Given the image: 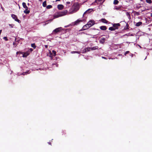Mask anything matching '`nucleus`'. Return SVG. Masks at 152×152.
Returning <instances> with one entry per match:
<instances>
[{
    "mask_svg": "<svg viewBox=\"0 0 152 152\" xmlns=\"http://www.w3.org/2000/svg\"><path fill=\"white\" fill-rule=\"evenodd\" d=\"M68 11L66 10H65L62 12H58V14L60 17L66 15Z\"/></svg>",
    "mask_w": 152,
    "mask_h": 152,
    "instance_id": "nucleus-1",
    "label": "nucleus"
},
{
    "mask_svg": "<svg viewBox=\"0 0 152 152\" xmlns=\"http://www.w3.org/2000/svg\"><path fill=\"white\" fill-rule=\"evenodd\" d=\"M87 23L90 27L95 24V21L94 20H89Z\"/></svg>",
    "mask_w": 152,
    "mask_h": 152,
    "instance_id": "nucleus-2",
    "label": "nucleus"
},
{
    "mask_svg": "<svg viewBox=\"0 0 152 152\" xmlns=\"http://www.w3.org/2000/svg\"><path fill=\"white\" fill-rule=\"evenodd\" d=\"M11 16L12 18L14 19L15 21L18 22V23H19L21 22L17 18V16L16 15L14 14H12L11 15Z\"/></svg>",
    "mask_w": 152,
    "mask_h": 152,
    "instance_id": "nucleus-3",
    "label": "nucleus"
},
{
    "mask_svg": "<svg viewBox=\"0 0 152 152\" xmlns=\"http://www.w3.org/2000/svg\"><path fill=\"white\" fill-rule=\"evenodd\" d=\"M89 28H90V27L89 26L88 24L87 23V24L83 26L81 29V30H85L88 29Z\"/></svg>",
    "mask_w": 152,
    "mask_h": 152,
    "instance_id": "nucleus-4",
    "label": "nucleus"
},
{
    "mask_svg": "<svg viewBox=\"0 0 152 152\" xmlns=\"http://www.w3.org/2000/svg\"><path fill=\"white\" fill-rule=\"evenodd\" d=\"M61 28H62L61 27L57 28L54 29L53 31V32L55 33H57L58 32H60L61 30Z\"/></svg>",
    "mask_w": 152,
    "mask_h": 152,
    "instance_id": "nucleus-5",
    "label": "nucleus"
},
{
    "mask_svg": "<svg viewBox=\"0 0 152 152\" xmlns=\"http://www.w3.org/2000/svg\"><path fill=\"white\" fill-rule=\"evenodd\" d=\"M30 54L29 51L28 50L26 52L24 53L23 54V57H26Z\"/></svg>",
    "mask_w": 152,
    "mask_h": 152,
    "instance_id": "nucleus-6",
    "label": "nucleus"
},
{
    "mask_svg": "<svg viewBox=\"0 0 152 152\" xmlns=\"http://www.w3.org/2000/svg\"><path fill=\"white\" fill-rule=\"evenodd\" d=\"M57 7L59 10H62L64 9V6L62 4H58L57 6Z\"/></svg>",
    "mask_w": 152,
    "mask_h": 152,
    "instance_id": "nucleus-7",
    "label": "nucleus"
},
{
    "mask_svg": "<svg viewBox=\"0 0 152 152\" xmlns=\"http://www.w3.org/2000/svg\"><path fill=\"white\" fill-rule=\"evenodd\" d=\"M76 25V21L72 23L71 24L67 26H65V27H70V26H73Z\"/></svg>",
    "mask_w": 152,
    "mask_h": 152,
    "instance_id": "nucleus-8",
    "label": "nucleus"
},
{
    "mask_svg": "<svg viewBox=\"0 0 152 152\" xmlns=\"http://www.w3.org/2000/svg\"><path fill=\"white\" fill-rule=\"evenodd\" d=\"M100 28L102 30H105L107 29V27L105 26H102L100 27Z\"/></svg>",
    "mask_w": 152,
    "mask_h": 152,
    "instance_id": "nucleus-9",
    "label": "nucleus"
},
{
    "mask_svg": "<svg viewBox=\"0 0 152 152\" xmlns=\"http://www.w3.org/2000/svg\"><path fill=\"white\" fill-rule=\"evenodd\" d=\"M101 20L102 22L105 23H107L108 22V21L105 18H102Z\"/></svg>",
    "mask_w": 152,
    "mask_h": 152,
    "instance_id": "nucleus-10",
    "label": "nucleus"
},
{
    "mask_svg": "<svg viewBox=\"0 0 152 152\" xmlns=\"http://www.w3.org/2000/svg\"><path fill=\"white\" fill-rule=\"evenodd\" d=\"M91 50L90 49V47L87 48H85V49L84 50V52L85 53H86V52L89 51Z\"/></svg>",
    "mask_w": 152,
    "mask_h": 152,
    "instance_id": "nucleus-11",
    "label": "nucleus"
},
{
    "mask_svg": "<svg viewBox=\"0 0 152 152\" xmlns=\"http://www.w3.org/2000/svg\"><path fill=\"white\" fill-rule=\"evenodd\" d=\"M105 39L104 38H101L100 40V42L102 44H103L105 41Z\"/></svg>",
    "mask_w": 152,
    "mask_h": 152,
    "instance_id": "nucleus-12",
    "label": "nucleus"
},
{
    "mask_svg": "<svg viewBox=\"0 0 152 152\" xmlns=\"http://www.w3.org/2000/svg\"><path fill=\"white\" fill-rule=\"evenodd\" d=\"M60 17L59 14H58V12L57 13V14H55V15L53 16L54 18H57Z\"/></svg>",
    "mask_w": 152,
    "mask_h": 152,
    "instance_id": "nucleus-13",
    "label": "nucleus"
},
{
    "mask_svg": "<svg viewBox=\"0 0 152 152\" xmlns=\"http://www.w3.org/2000/svg\"><path fill=\"white\" fill-rule=\"evenodd\" d=\"M98 47L97 46H95L93 47L90 48V49H91V50H93L97 49H98Z\"/></svg>",
    "mask_w": 152,
    "mask_h": 152,
    "instance_id": "nucleus-14",
    "label": "nucleus"
},
{
    "mask_svg": "<svg viewBox=\"0 0 152 152\" xmlns=\"http://www.w3.org/2000/svg\"><path fill=\"white\" fill-rule=\"evenodd\" d=\"M22 5H23V8H25V9L28 8V7L26 5V4L25 2H23L22 3Z\"/></svg>",
    "mask_w": 152,
    "mask_h": 152,
    "instance_id": "nucleus-15",
    "label": "nucleus"
},
{
    "mask_svg": "<svg viewBox=\"0 0 152 152\" xmlns=\"http://www.w3.org/2000/svg\"><path fill=\"white\" fill-rule=\"evenodd\" d=\"M142 24V22H139L138 23H136L135 25L137 26H139Z\"/></svg>",
    "mask_w": 152,
    "mask_h": 152,
    "instance_id": "nucleus-16",
    "label": "nucleus"
},
{
    "mask_svg": "<svg viewBox=\"0 0 152 152\" xmlns=\"http://www.w3.org/2000/svg\"><path fill=\"white\" fill-rule=\"evenodd\" d=\"M24 12L26 14H28L30 12V11L28 10V9H26L24 11Z\"/></svg>",
    "mask_w": 152,
    "mask_h": 152,
    "instance_id": "nucleus-17",
    "label": "nucleus"
},
{
    "mask_svg": "<svg viewBox=\"0 0 152 152\" xmlns=\"http://www.w3.org/2000/svg\"><path fill=\"white\" fill-rule=\"evenodd\" d=\"M119 1L118 0H114L113 3L114 5H117Z\"/></svg>",
    "mask_w": 152,
    "mask_h": 152,
    "instance_id": "nucleus-18",
    "label": "nucleus"
},
{
    "mask_svg": "<svg viewBox=\"0 0 152 152\" xmlns=\"http://www.w3.org/2000/svg\"><path fill=\"white\" fill-rule=\"evenodd\" d=\"M92 9H89L88 10H86L84 13V14H85L86 13H89L90 12L89 11L90 10H91V11L92 10Z\"/></svg>",
    "mask_w": 152,
    "mask_h": 152,
    "instance_id": "nucleus-19",
    "label": "nucleus"
},
{
    "mask_svg": "<svg viewBox=\"0 0 152 152\" xmlns=\"http://www.w3.org/2000/svg\"><path fill=\"white\" fill-rule=\"evenodd\" d=\"M109 30L110 31H114L115 30V28L113 27H110L109 28Z\"/></svg>",
    "mask_w": 152,
    "mask_h": 152,
    "instance_id": "nucleus-20",
    "label": "nucleus"
},
{
    "mask_svg": "<svg viewBox=\"0 0 152 152\" xmlns=\"http://www.w3.org/2000/svg\"><path fill=\"white\" fill-rule=\"evenodd\" d=\"M47 4H46V1H44L42 4V6L43 7H45L46 6Z\"/></svg>",
    "mask_w": 152,
    "mask_h": 152,
    "instance_id": "nucleus-21",
    "label": "nucleus"
},
{
    "mask_svg": "<svg viewBox=\"0 0 152 152\" xmlns=\"http://www.w3.org/2000/svg\"><path fill=\"white\" fill-rule=\"evenodd\" d=\"M80 7V4L78 3H77V10H79Z\"/></svg>",
    "mask_w": 152,
    "mask_h": 152,
    "instance_id": "nucleus-22",
    "label": "nucleus"
},
{
    "mask_svg": "<svg viewBox=\"0 0 152 152\" xmlns=\"http://www.w3.org/2000/svg\"><path fill=\"white\" fill-rule=\"evenodd\" d=\"M31 46L34 49L36 48V46L35 45V43H32L31 44Z\"/></svg>",
    "mask_w": 152,
    "mask_h": 152,
    "instance_id": "nucleus-23",
    "label": "nucleus"
},
{
    "mask_svg": "<svg viewBox=\"0 0 152 152\" xmlns=\"http://www.w3.org/2000/svg\"><path fill=\"white\" fill-rule=\"evenodd\" d=\"M146 1L147 3L151 4L152 3L151 0H146Z\"/></svg>",
    "mask_w": 152,
    "mask_h": 152,
    "instance_id": "nucleus-24",
    "label": "nucleus"
},
{
    "mask_svg": "<svg viewBox=\"0 0 152 152\" xmlns=\"http://www.w3.org/2000/svg\"><path fill=\"white\" fill-rule=\"evenodd\" d=\"M52 54H53V56H55L56 54V52L54 50H53Z\"/></svg>",
    "mask_w": 152,
    "mask_h": 152,
    "instance_id": "nucleus-25",
    "label": "nucleus"
},
{
    "mask_svg": "<svg viewBox=\"0 0 152 152\" xmlns=\"http://www.w3.org/2000/svg\"><path fill=\"white\" fill-rule=\"evenodd\" d=\"M116 24V23H114L113 25V26L115 28V29H117L118 28V27H117V26L115 25V24Z\"/></svg>",
    "mask_w": 152,
    "mask_h": 152,
    "instance_id": "nucleus-26",
    "label": "nucleus"
},
{
    "mask_svg": "<svg viewBox=\"0 0 152 152\" xmlns=\"http://www.w3.org/2000/svg\"><path fill=\"white\" fill-rule=\"evenodd\" d=\"M52 7V6L51 5H48L46 7V8L47 9H49Z\"/></svg>",
    "mask_w": 152,
    "mask_h": 152,
    "instance_id": "nucleus-27",
    "label": "nucleus"
},
{
    "mask_svg": "<svg viewBox=\"0 0 152 152\" xmlns=\"http://www.w3.org/2000/svg\"><path fill=\"white\" fill-rule=\"evenodd\" d=\"M83 21V20H79V19H78L77 20V24L78 23L80 22H82Z\"/></svg>",
    "mask_w": 152,
    "mask_h": 152,
    "instance_id": "nucleus-28",
    "label": "nucleus"
},
{
    "mask_svg": "<svg viewBox=\"0 0 152 152\" xmlns=\"http://www.w3.org/2000/svg\"><path fill=\"white\" fill-rule=\"evenodd\" d=\"M121 7H115V9L117 10H119L121 9Z\"/></svg>",
    "mask_w": 152,
    "mask_h": 152,
    "instance_id": "nucleus-29",
    "label": "nucleus"
},
{
    "mask_svg": "<svg viewBox=\"0 0 152 152\" xmlns=\"http://www.w3.org/2000/svg\"><path fill=\"white\" fill-rule=\"evenodd\" d=\"M128 26H128V24H127V23L126 24V27H125L124 28V29H128Z\"/></svg>",
    "mask_w": 152,
    "mask_h": 152,
    "instance_id": "nucleus-30",
    "label": "nucleus"
},
{
    "mask_svg": "<svg viewBox=\"0 0 152 152\" xmlns=\"http://www.w3.org/2000/svg\"><path fill=\"white\" fill-rule=\"evenodd\" d=\"M28 72H24L22 74L23 75H25L27 74H28Z\"/></svg>",
    "mask_w": 152,
    "mask_h": 152,
    "instance_id": "nucleus-31",
    "label": "nucleus"
},
{
    "mask_svg": "<svg viewBox=\"0 0 152 152\" xmlns=\"http://www.w3.org/2000/svg\"><path fill=\"white\" fill-rule=\"evenodd\" d=\"M72 8L74 9V11H75V9L76 8V5L75 6V4H73V6L72 7Z\"/></svg>",
    "mask_w": 152,
    "mask_h": 152,
    "instance_id": "nucleus-32",
    "label": "nucleus"
},
{
    "mask_svg": "<svg viewBox=\"0 0 152 152\" xmlns=\"http://www.w3.org/2000/svg\"><path fill=\"white\" fill-rule=\"evenodd\" d=\"M129 51H126L125 52V53H124V55L125 56H126V55L127 54H128V53H129Z\"/></svg>",
    "mask_w": 152,
    "mask_h": 152,
    "instance_id": "nucleus-33",
    "label": "nucleus"
},
{
    "mask_svg": "<svg viewBox=\"0 0 152 152\" xmlns=\"http://www.w3.org/2000/svg\"><path fill=\"white\" fill-rule=\"evenodd\" d=\"M102 1V0H96L95 2H96V3H97V4H98V2H99L100 1Z\"/></svg>",
    "mask_w": 152,
    "mask_h": 152,
    "instance_id": "nucleus-34",
    "label": "nucleus"
},
{
    "mask_svg": "<svg viewBox=\"0 0 152 152\" xmlns=\"http://www.w3.org/2000/svg\"><path fill=\"white\" fill-rule=\"evenodd\" d=\"M115 25L117 26L118 27L120 26V24L119 23H116Z\"/></svg>",
    "mask_w": 152,
    "mask_h": 152,
    "instance_id": "nucleus-35",
    "label": "nucleus"
},
{
    "mask_svg": "<svg viewBox=\"0 0 152 152\" xmlns=\"http://www.w3.org/2000/svg\"><path fill=\"white\" fill-rule=\"evenodd\" d=\"M3 38L6 41H7L8 40V39H7V38L6 37H4Z\"/></svg>",
    "mask_w": 152,
    "mask_h": 152,
    "instance_id": "nucleus-36",
    "label": "nucleus"
},
{
    "mask_svg": "<svg viewBox=\"0 0 152 152\" xmlns=\"http://www.w3.org/2000/svg\"><path fill=\"white\" fill-rule=\"evenodd\" d=\"M9 26L13 28L14 25L13 24H9Z\"/></svg>",
    "mask_w": 152,
    "mask_h": 152,
    "instance_id": "nucleus-37",
    "label": "nucleus"
},
{
    "mask_svg": "<svg viewBox=\"0 0 152 152\" xmlns=\"http://www.w3.org/2000/svg\"><path fill=\"white\" fill-rule=\"evenodd\" d=\"M29 50V52H30H30H32V51H33V49L32 48H30V49H29V50Z\"/></svg>",
    "mask_w": 152,
    "mask_h": 152,
    "instance_id": "nucleus-38",
    "label": "nucleus"
},
{
    "mask_svg": "<svg viewBox=\"0 0 152 152\" xmlns=\"http://www.w3.org/2000/svg\"><path fill=\"white\" fill-rule=\"evenodd\" d=\"M71 53H76V51H72V52H71Z\"/></svg>",
    "mask_w": 152,
    "mask_h": 152,
    "instance_id": "nucleus-39",
    "label": "nucleus"
},
{
    "mask_svg": "<svg viewBox=\"0 0 152 152\" xmlns=\"http://www.w3.org/2000/svg\"><path fill=\"white\" fill-rule=\"evenodd\" d=\"M102 58L105 59H107L105 57H104L102 56Z\"/></svg>",
    "mask_w": 152,
    "mask_h": 152,
    "instance_id": "nucleus-40",
    "label": "nucleus"
},
{
    "mask_svg": "<svg viewBox=\"0 0 152 152\" xmlns=\"http://www.w3.org/2000/svg\"><path fill=\"white\" fill-rule=\"evenodd\" d=\"M45 47L46 48H47L48 47V45H45Z\"/></svg>",
    "mask_w": 152,
    "mask_h": 152,
    "instance_id": "nucleus-41",
    "label": "nucleus"
},
{
    "mask_svg": "<svg viewBox=\"0 0 152 152\" xmlns=\"http://www.w3.org/2000/svg\"><path fill=\"white\" fill-rule=\"evenodd\" d=\"M48 143L49 144L51 145V143L50 142H48Z\"/></svg>",
    "mask_w": 152,
    "mask_h": 152,
    "instance_id": "nucleus-42",
    "label": "nucleus"
},
{
    "mask_svg": "<svg viewBox=\"0 0 152 152\" xmlns=\"http://www.w3.org/2000/svg\"><path fill=\"white\" fill-rule=\"evenodd\" d=\"M67 3L68 4H70V2H67Z\"/></svg>",
    "mask_w": 152,
    "mask_h": 152,
    "instance_id": "nucleus-43",
    "label": "nucleus"
},
{
    "mask_svg": "<svg viewBox=\"0 0 152 152\" xmlns=\"http://www.w3.org/2000/svg\"><path fill=\"white\" fill-rule=\"evenodd\" d=\"M60 0H56V1H60Z\"/></svg>",
    "mask_w": 152,
    "mask_h": 152,
    "instance_id": "nucleus-44",
    "label": "nucleus"
},
{
    "mask_svg": "<svg viewBox=\"0 0 152 152\" xmlns=\"http://www.w3.org/2000/svg\"><path fill=\"white\" fill-rule=\"evenodd\" d=\"M39 1H42V0H39Z\"/></svg>",
    "mask_w": 152,
    "mask_h": 152,
    "instance_id": "nucleus-45",
    "label": "nucleus"
},
{
    "mask_svg": "<svg viewBox=\"0 0 152 152\" xmlns=\"http://www.w3.org/2000/svg\"><path fill=\"white\" fill-rule=\"evenodd\" d=\"M151 16L152 17V13L151 14Z\"/></svg>",
    "mask_w": 152,
    "mask_h": 152,
    "instance_id": "nucleus-46",
    "label": "nucleus"
},
{
    "mask_svg": "<svg viewBox=\"0 0 152 152\" xmlns=\"http://www.w3.org/2000/svg\"><path fill=\"white\" fill-rule=\"evenodd\" d=\"M15 43L14 42H13V45H15Z\"/></svg>",
    "mask_w": 152,
    "mask_h": 152,
    "instance_id": "nucleus-47",
    "label": "nucleus"
},
{
    "mask_svg": "<svg viewBox=\"0 0 152 152\" xmlns=\"http://www.w3.org/2000/svg\"><path fill=\"white\" fill-rule=\"evenodd\" d=\"M95 29V30H96H96H98V29H95H95Z\"/></svg>",
    "mask_w": 152,
    "mask_h": 152,
    "instance_id": "nucleus-48",
    "label": "nucleus"
},
{
    "mask_svg": "<svg viewBox=\"0 0 152 152\" xmlns=\"http://www.w3.org/2000/svg\"><path fill=\"white\" fill-rule=\"evenodd\" d=\"M28 5H29V4L28 3Z\"/></svg>",
    "mask_w": 152,
    "mask_h": 152,
    "instance_id": "nucleus-49",
    "label": "nucleus"
},
{
    "mask_svg": "<svg viewBox=\"0 0 152 152\" xmlns=\"http://www.w3.org/2000/svg\"><path fill=\"white\" fill-rule=\"evenodd\" d=\"M15 40H16V38H15Z\"/></svg>",
    "mask_w": 152,
    "mask_h": 152,
    "instance_id": "nucleus-50",
    "label": "nucleus"
},
{
    "mask_svg": "<svg viewBox=\"0 0 152 152\" xmlns=\"http://www.w3.org/2000/svg\"><path fill=\"white\" fill-rule=\"evenodd\" d=\"M127 13L129 15V13L128 12H127Z\"/></svg>",
    "mask_w": 152,
    "mask_h": 152,
    "instance_id": "nucleus-51",
    "label": "nucleus"
}]
</instances>
